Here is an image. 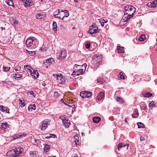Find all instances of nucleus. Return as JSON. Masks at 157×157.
<instances>
[{
    "instance_id": "338daca9",
    "label": "nucleus",
    "mask_w": 157,
    "mask_h": 157,
    "mask_svg": "<svg viewBox=\"0 0 157 157\" xmlns=\"http://www.w3.org/2000/svg\"><path fill=\"white\" fill-rule=\"evenodd\" d=\"M75 139L76 140H77L78 139V137L77 136H75Z\"/></svg>"
},
{
    "instance_id": "f8f14e48",
    "label": "nucleus",
    "mask_w": 157,
    "mask_h": 157,
    "mask_svg": "<svg viewBox=\"0 0 157 157\" xmlns=\"http://www.w3.org/2000/svg\"><path fill=\"white\" fill-rule=\"evenodd\" d=\"M48 122V121H43L42 126L41 128V130H44L46 129V128L47 127Z\"/></svg>"
},
{
    "instance_id": "13d9d810",
    "label": "nucleus",
    "mask_w": 157,
    "mask_h": 157,
    "mask_svg": "<svg viewBox=\"0 0 157 157\" xmlns=\"http://www.w3.org/2000/svg\"><path fill=\"white\" fill-rule=\"evenodd\" d=\"M36 51H30V54H32L33 56L36 54Z\"/></svg>"
},
{
    "instance_id": "774afa93",
    "label": "nucleus",
    "mask_w": 157,
    "mask_h": 157,
    "mask_svg": "<svg viewBox=\"0 0 157 157\" xmlns=\"http://www.w3.org/2000/svg\"><path fill=\"white\" fill-rule=\"evenodd\" d=\"M75 143L77 144V143H79V140H75Z\"/></svg>"
},
{
    "instance_id": "37998d69",
    "label": "nucleus",
    "mask_w": 157,
    "mask_h": 157,
    "mask_svg": "<svg viewBox=\"0 0 157 157\" xmlns=\"http://www.w3.org/2000/svg\"><path fill=\"white\" fill-rule=\"evenodd\" d=\"M154 102L153 101H151L150 102L149 105V107L150 108L152 109L154 106Z\"/></svg>"
},
{
    "instance_id": "a211bd4d",
    "label": "nucleus",
    "mask_w": 157,
    "mask_h": 157,
    "mask_svg": "<svg viewBox=\"0 0 157 157\" xmlns=\"http://www.w3.org/2000/svg\"><path fill=\"white\" fill-rule=\"evenodd\" d=\"M30 155L32 157H39L38 152L36 151L30 152Z\"/></svg>"
},
{
    "instance_id": "6e6552de",
    "label": "nucleus",
    "mask_w": 157,
    "mask_h": 157,
    "mask_svg": "<svg viewBox=\"0 0 157 157\" xmlns=\"http://www.w3.org/2000/svg\"><path fill=\"white\" fill-rule=\"evenodd\" d=\"M30 75L33 78L35 79H36L39 76V74L36 70H34L32 69V70H30Z\"/></svg>"
},
{
    "instance_id": "1a4fd4ad",
    "label": "nucleus",
    "mask_w": 157,
    "mask_h": 157,
    "mask_svg": "<svg viewBox=\"0 0 157 157\" xmlns=\"http://www.w3.org/2000/svg\"><path fill=\"white\" fill-rule=\"evenodd\" d=\"M55 60L52 58L48 59L43 61V63L45 65L48 64H51L53 62L55 63Z\"/></svg>"
},
{
    "instance_id": "5fc2aeb1",
    "label": "nucleus",
    "mask_w": 157,
    "mask_h": 157,
    "mask_svg": "<svg viewBox=\"0 0 157 157\" xmlns=\"http://www.w3.org/2000/svg\"><path fill=\"white\" fill-rule=\"evenodd\" d=\"M29 38H28L26 41L25 43L27 46L29 47Z\"/></svg>"
},
{
    "instance_id": "2f4dec72",
    "label": "nucleus",
    "mask_w": 157,
    "mask_h": 157,
    "mask_svg": "<svg viewBox=\"0 0 157 157\" xmlns=\"http://www.w3.org/2000/svg\"><path fill=\"white\" fill-rule=\"evenodd\" d=\"M7 4L10 6H14L13 0H6Z\"/></svg>"
},
{
    "instance_id": "58836bf2",
    "label": "nucleus",
    "mask_w": 157,
    "mask_h": 157,
    "mask_svg": "<svg viewBox=\"0 0 157 157\" xmlns=\"http://www.w3.org/2000/svg\"><path fill=\"white\" fill-rule=\"evenodd\" d=\"M123 73L122 72H121L119 75H120V77L119 78H120V79H125V77L123 75Z\"/></svg>"
},
{
    "instance_id": "72a5a7b5",
    "label": "nucleus",
    "mask_w": 157,
    "mask_h": 157,
    "mask_svg": "<svg viewBox=\"0 0 157 157\" xmlns=\"http://www.w3.org/2000/svg\"><path fill=\"white\" fill-rule=\"evenodd\" d=\"M50 148V146L49 145L45 144L44 145V150L45 151H47V150Z\"/></svg>"
},
{
    "instance_id": "39448f33",
    "label": "nucleus",
    "mask_w": 157,
    "mask_h": 157,
    "mask_svg": "<svg viewBox=\"0 0 157 157\" xmlns=\"http://www.w3.org/2000/svg\"><path fill=\"white\" fill-rule=\"evenodd\" d=\"M38 44V41L36 39L33 37H30V48H35Z\"/></svg>"
},
{
    "instance_id": "7ed1b4c3",
    "label": "nucleus",
    "mask_w": 157,
    "mask_h": 157,
    "mask_svg": "<svg viewBox=\"0 0 157 157\" xmlns=\"http://www.w3.org/2000/svg\"><path fill=\"white\" fill-rule=\"evenodd\" d=\"M55 77L57 82L60 84H63L65 81L66 78L61 74H56L54 76Z\"/></svg>"
},
{
    "instance_id": "e433bc0d",
    "label": "nucleus",
    "mask_w": 157,
    "mask_h": 157,
    "mask_svg": "<svg viewBox=\"0 0 157 157\" xmlns=\"http://www.w3.org/2000/svg\"><path fill=\"white\" fill-rule=\"evenodd\" d=\"M100 22L101 25L102 27H103L104 26V23L106 22L105 20L103 19H100Z\"/></svg>"
},
{
    "instance_id": "49530a36",
    "label": "nucleus",
    "mask_w": 157,
    "mask_h": 157,
    "mask_svg": "<svg viewBox=\"0 0 157 157\" xmlns=\"http://www.w3.org/2000/svg\"><path fill=\"white\" fill-rule=\"evenodd\" d=\"M47 49V47H45L44 46H42L40 49V50L42 52H44Z\"/></svg>"
},
{
    "instance_id": "3c124183",
    "label": "nucleus",
    "mask_w": 157,
    "mask_h": 157,
    "mask_svg": "<svg viewBox=\"0 0 157 157\" xmlns=\"http://www.w3.org/2000/svg\"><path fill=\"white\" fill-rule=\"evenodd\" d=\"M36 140L32 138L31 140V142L33 143V144L34 145H36Z\"/></svg>"
},
{
    "instance_id": "c756f323",
    "label": "nucleus",
    "mask_w": 157,
    "mask_h": 157,
    "mask_svg": "<svg viewBox=\"0 0 157 157\" xmlns=\"http://www.w3.org/2000/svg\"><path fill=\"white\" fill-rule=\"evenodd\" d=\"M52 25L53 26L52 30L55 32L56 31L57 29V24L55 21H54L53 22Z\"/></svg>"
},
{
    "instance_id": "473e14b6",
    "label": "nucleus",
    "mask_w": 157,
    "mask_h": 157,
    "mask_svg": "<svg viewBox=\"0 0 157 157\" xmlns=\"http://www.w3.org/2000/svg\"><path fill=\"white\" fill-rule=\"evenodd\" d=\"M9 125L7 123L5 122L2 124L1 126V128H3L4 129L6 128L7 127H9Z\"/></svg>"
},
{
    "instance_id": "c85d7f7f",
    "label": "nucleus",
    "mask_w": 157,
    "mask_h": 157,
    "mask_svg": "<svg viewBox=\"0 0 157 157\" xmlns=\"http://www.w3.org/2000/svg\"><path fill=\"white\" fill-rule=\"evenodd\" d=\"M87 91H82L80 92V96L83 98H85L86 97V93Z\"/></svg>"
},
{
    "instance_id": "5701e85b",
    "label": "nucleus",
    "mask_w": 157,
    "mask_h": 157,
    "mask_svg": "<svg viewBox=\"0 0 157 157\" xmlns=\"http://www.w3.org/2000/svg\"><path fill=\"white\" fill-rule=\"evenodd\" d=\"M21 1L25 7H27L29 6V0H22Z\"/></svg>"
},
{
    "instance_id": "c9c22d12",
    "label": "nucleus",
    "mask_w": 157,
    "mask_h": 157,
    "mask_svg": "<svg viewBox=\"0 0 157 157\" xmlns=\"http://www.w3.org/2000/svg\"><path fill=\"white\" fill-rule=\"evenodd\" d=\"M137 124L138 126V128H144V124L141 122H138L137 123Z\"/></svg>"
},
{
    "instance_id": "412c9836",
    "label": "nucleus",
    "mask_w": 157,
    "mask_h": 157,
    "mask_svg": "<svg viewBox=\"0 0 157 157\" xmlns=\"http://www.w3.org/2000/svg\"><path fill=\"white\" fill-rule=\"evenodd\" d=\"M93 120L94 123H98L101 120V118L99 117H95L93 118Z\"/></svg>"
},
{
    "instance_id": "ea45409f",
    "label": "nucleus",
    "mask_w": 157,
    "mask_h": 157,
    "mask_svg": "<svg viewBox=\"0 0 157 157\" xmlns=\"http://www.w3.org/2000/svg\"><path fill=\"white\" fill-rule=\"evenodd\" d=\"M43 16V15L40 13L37 14L36 16V18L38 19H40L42 18Z\"/></svg>"
},
{
    "instance_id": "09e8293b",
    "label": "nucleus",
    "mask_w": 157,
    "mask_h": 157,
    "mask_svg": "<svg viewBox=\"0 0 157 157\" xmlns=\"http://www.w3.org/2000/svg\"><path fill=\"white\" fill-rule=\"evenodd\" d=\"M153 5L152 2H149L147 4V6L149 8L153 7Z\"/></svg>"
},
{
    "instance_id": "aec40b11",
    "label": "nucleus",
    "mask_w": 157,
    "mask_h": 157,
    "mask_svg": "<svg viewBox=\"0 0 157 157\" xmlns=\"http://www.w3.org/2000/svg\"><path fill=\"white\" fill-rule=\"evenodd\" d=\"M117 49L118 50V52L119 53H124V48L123 47H120L118 46L117 47Z\"/></svg>"
},
{
    "instance_id": "680f3d73",
    "label": "nucleus",
    "mask_w": 157,
    "mask_h": 157,
    "mask_svg": "<svg viewBox=\"0 0 157 157\" xmlns=\"http://www.w3.org/2000/svg\"><path fill=\"white\" fill-rule=\"evenodd\" d=\"M58 13L59 14L60 12H63V11H62L61 9H58Z\"/></svg>"
},
{
    "instance_id": "ddd939ff",
    "label": "nucleus",
    "mask_w": 157,
    "mask_h": 157,
    "mask_svg": "<svg viewBox=\"0 0 157 157\" xmlns=\"http://www.w3.org/2000/svg\"><path fill=\"white\" fill-rule=\"evenodd\" d=\"M133 17V15L132 14H124V16L123 17V20L126 22L128 21V20L131 17Z\"/></svg>"
},
{
    "instance_id": "603ef678",
    "label": "nucleus",
    "mask_w": 157,
    "mask_h": 157,
    "mask_svg": "<svg viewBox=\"0 0 157 157\" xmlns=\"http://www.w3.org/2000/svg\"><path fill=\"white\" fill-rule=\"evenodd\" d=\"M24 68L26 70L27 69L28 71H29V65H24Z\"/></svg>"
},
{
    "instance_id": "393cba45",
    "label": "nucleus",
    "mask_w": 157,
    "mask_h": 157,
    "mask_svg": "<svg viewBox=\"0 0 157 157\" xmlns=\"http://www.w3.org/2000/svg\"><path fill=\"white\" fill-rule=\"evenodd\" d=\"M86 66V63L83 64L82 66L76 64L74 66V70H76V69H77L79 67H83L85 68Z\"/></svg>"
},
{
    "instance_id": "f704fd0d",
    "label": "nucleus",
    "mask_w": 157,
    "mask_h": 157,
    "mask_svg": "<svg viewBox=\"0 0 157 157\" xmlns=\"http://www.w3.org/2000/svg\"><path fill=\"white\" fill-rule=\"evenodd\" d=\"M23 99H19V104L20 106H21V107H23L25 105V104L24 102H23Z\"/></svg>"
},
{
    "instance_id": "79ce46f5",
    "label": "nucleus",
    "mask_w": 157,
    "mask_h": 157,
    "mask_svg": "<svg viewBox=\"0 0 157 157\" xmlns=\"http://www.w3.org/2000/svg\"><path fill=\"white\" fill-rule=\"evenodd\" d=\"M139 115V113L137 112H136L135 113L132 115V116L133 118H136Z\"/></svg>"
},
{
    "instance_id": "f257e3e1",
    "label": "nucleus",
    "mask_w": 157,
    "mask_h": 157,
    "mask_svg": "<svg viewBox=\"0 0 157 157\" xmlns=\"http://www.w3.org/2000/svg\"><path fill=\"white\" fill-rule=\"evenodd\" d=\"M125 11H124V14H132L133 15L135 12L136 9L132 5H127L124 7Z\"/></svg>"
},
{
    "instance_id": "dca6fc26",
    "label": "nucleus",
    "mask_w": 157,
    "mask_h": 157,
    "mask_svg": "<svg viewBox=\"0 0 157 157\" xmlns=\"http://www.w3.org/2000/svg\"><path fill=\"white\" fill-rule=\"evenodd\" d=\"M36 109V106L35 104H30V112H32V113H35V110Z\"/></svg>"
},
{
    "instance_id": "4be33fe9",
    "label": "nucleus",
    "mask_w": 157,
    "mask_h": 157,
    "mask_svg": "<svg viewBox=\"0 0 157 157\" xmlns=\"http://www.w3.org/2000/svg\"><path fill=\"white\" fill-rule=\"evenodd\" d=\"M26 135V134H17L13 136V138L14 139H16L20 137H22L25 136Z\"/></svg>"
},
{
    "instance_id": "de8ad7c7",
    "label": "nucleus",
    "mask_w": 157,
    "mask_h": 157,
    "mask_svg": "<svg viewBox=\"0 0 157 157\" xmlns=\"http://www.w3.org/2000/svg\"><path fill=\"white\" fill-rule=\"evenodd\" d=\"M59 96V94L57 91H55L54 93V97L57 98Z\"/></svg>"
},
{
    "instance_id": "a878e982",
    "label": "nucleus",
    "mask_w": 157,
    "mask_h": 157,
    "mask_svg": "<svg viewBox=\"0 0 157 157\" xmlns=\"http://www.w3.org/2000/svg\"><path fill=\"white\" fill-rule=\"evenodd\" d=\"M116 100L120 103L123 104L124 103V101L122 98L117 97L116 98Z\"/></svg>"
},
{
    "instance_id": "bf43d9fd",
    "label": "nucleus",
    "mask_w": 157,
    "mask_h": 157,
    "mask_svg": "<svg viewBox=\"0 0 157 157\" xmlns=\"http://www.w3.org/2000/svg\"><path fill=\"white\" fill-rule=\"evenodd\" d=\"M71 157H78V156L77 154H74L71 155Z\"/></svg>"
},
{
    "instance_id": "69168bd1",
    "label": "nucleus",
    "mask_w": 157,
    "mask_h": 157,
    "mask_svg": "<svg viewBox=\"0 0 157 157\" xmlns=\"http://www.w3.org/2000/svg\"><path fill=\"white\" fill-rule=\"evenodd\" d=\"M14 24H17L18 22L17 21H16V20H15V21H14Z\"/></svg>"
},
{
    "instance_id": "f3484780",
    "label": "nucleus",
    "mask_w": 157,
    "mask_h": 157,
    "mask_svg": "<svg viewBox=\"0 0 157 157\" xmlns=\"http://www.w3.org/2000/svg\"><path fill=\"white\" fill-rule=\"evenodd\" d=\"M104 94L103 92L101 91L100 92L97 97V98L98 100L102 99L104 97Z\"/></svg>"
},
{
    "instance_id": "8fccbe9b",
    "label": "nucleus",
    "mask_w": 157,
    "mask_h": 157,
    "mask_svg": "<svg viewBox=\"0 0 157 157\" xmlns=\"http://www.w3.org/2000/svg\"><path fill=\"white\" fill-rule=\"evenodd\" d=\"M97 82L98 83H102L103 82V78H98L97 79Z\"/></svg>"
},
{
    "instance_id": "20e7f679",
    "label": "nucleus",
    "mask_w": 157,
    "mask_h": 157,
    "mask_svg": "<svg viewBox=\"0 0 157 157\" xmlns=\"http://www.w3.org/2000/svg\"><path fill=\"white\" fill-rule=\"evenodd\" d=\"M89 33L91 35L95 34L98 32V27L94 24H92L90 28Z\"/></svg>"
},
{
    "instance_id": "9d476101",
    "label": "nucleus",
    "mask_w": 157,
    "mask_h": 157,
    "mask_svg": "<svg viewBox=\"0 0 157 157\" xmlns=\"http://www.w3.org/2000/svg\"><path fill=\"white\" fill-rule=\"evenodd\" d=\"M11 76L13 79L18 80L19 78L22 77V75L18 74H13L11 75Z\"/></svg>"
},
{
    "instance_id": "4c0bfd02",
    "label": "nucleus",
    "mask_w": 157,
    "mask_h": 157,
    "mask_svg": "<svg viewBox=\"0 0 157 157\" xmlns=\"http://www.w3.org/2000/svg\"><path fill=\"white\" fill-rule=\"evenodd\" d=\"M92 93L91 92L87 91L86 93V97L87 98H89L91 97L92 95Z\"/></svg>"
},
{
    "instance_id": "a19ab883",
    "label": "nucleus",
    "mask_w": 157,
    "mask_h": 157,
    "mask_svg": "<svg viewBox=\"0 0 157 157\" xmlns=\"http://www.w3.org/2000/svg\"><path fill=\"white\" fill-rule=\"evenodd\" d=\"M64 12V16L66 17H67L69 16V14L68 13V11H67L66 10H63V12Z\"/></svg>"
},
{
    "instance_id": "7c9ffc66",
    "label": "nucleus",
    "mask_w": 157,
    "mask_h": 157,
    "mask_svg": "<svg viewBox=\"0 0 157 157\" xmlns=\"http://www.w3.org/2000/svg\"><path fill=\"white\" fill-rule=\"evenodd\" d=\"M145 38L146 37L145 34H143L139 37L138 40L142 42L144 41L145 39Z\"/></svg>"
},
{
    "instance_id": "bb28decb",
    "label": "nucleus",
    "mask_w": 157,
    "mask_h": 157,
    "mask_svg": "<svg viewBox=\"0 0 157 157\" xmlns=\"http://www.w3.org/2000/svg\"><path fill=\"white\" fill-rule=\"evenodd\" d=\"M36 92L35 91H30V97L36 98Z\"/></svg>"
},
{
    "instance_id": "4d7b16f0",
    "label": "nucleus",
    "mask_w": 157,
    "mask_h": 157,
    "mask_svg": "<svg viewBox=\"0 0 157 157\" xmlns=\"http://www.w3.org/2000/svg\"><path fill=\"white\" fill-rule=\"evenodd\" d=\"M49 136L50 138H55L56 137V135L55 134H49Z\"/></svg>"
},
{
    "instance_id": "b1692460",
    "label": "nucleus",
    "mask_w": 157,
    "mask_h": 157,
    "mask_svg": "<svg viewBox=\"0 0 157 157\" xmlns=\"http://www.w3.org/2000/svg\"><path fill=\"white\" fill-rule=\"evenodd\" d=\"M59 118L61 119L63 122L66 121H68V118L66 115L60 116L59 117Z\"/></svg>"
},
{
    "instance_id": "4468645a",
    "label": "nucleus",
    "mask_w": 157,
    "mask_h": 157,
    "mask_svg": "<svg viewBox=\"0 0 157 157\" xmlns=\"http://www.w3.org/2000/svg\"><path fill=\"white\" fill-rule=\"evenodd\" d=\"M67 56V52L66 50H63L61 51L60 54L59 56L62 58H65Z\"/></svg>"
},
{
    "instance_id": "cd10ccee",
    "label": "nucleus",
    "mask_w": 157,
    "mask_h": 157,
    "mask_svg": "<svg viewBox=\"0 0 157 157\" xmlns=\"http://www.w3.org/2000/svg\"><path fill=\"white\" fill-rule=\"evenodd\" d=\"M63 123L64 125L67 128L69 127V125L70 124V121L68 120V121H65L63 122Z\"/></svg>"
},
{
    "instance_id": "6ab92c4d",
    "label": "nucleus",
    "mask_w": 157,
    "mask_h": 157,
    "mask_svg": "<svg viewBox=\"0 0 157 157\" xmlns=\"http://www.w3.org/2000/svg\"><path fill=\"white\" fill-rule=\"evenodd\" d=\"M142 94L145 97L149 98L152 96V94L148 92H143Z\"/></svg>"
},
{
    "instance_id": "2eb2a0df",
    "label": "nucleus",
    "mask_w": 157,
    "mask_h": 157,
    "mask_svg": "<svg viewBox=\"0 0 157 157\" xmlns=\"http://www.w3.org/2000/svg\"><path fill=\"white\" fill-rule=\"evenodd\" d=\"M127 146V149L128 150L129 145L128 144H125L124 143H120L117 146V148L119 151L120 150V148L122 147H124Z\"/></svg>"
},
{
    "instance_id": "a18cd8bd",
    "label": "nucleus",
    "mask_w": 157,
    "mask_h": 157,
    "mask_svg": "<svg viewBox=\"0 0 157 157\" xmlns=\"http://www.w3.org/2000/svg\"><path fill=\"white\" fill-rule=\"evenodd\" d=\"M152 3L153 8L157 7V0L152 1Z\"/></svg>"
},
{
    "instance_id": "c03bdc74",
    "label": "nucleus",
    "mask_w": 157,
    "mask_h": 157,
    "mask_svg": "<svg viewBox=\"0 0 157 157\" xmlns=\"http://www.w3.org/2000/svg\"><path fill=\"white\" fill-rule=\"evenodd\" d=\"M10 67H5L3 66V71L6 72L8 71L10 69Z\"/></svg>"
},
{
    "instance_id": "e2e57ef3",
    "label": "nucleus",
    "mask_w": 157,
    "mask_h": 157,
    "mask_svg": "<svg viewBox=\"0 0 157 157\" xmlns=\"http://www.w3.org/2000/svg\"><path fill=\"white\" fill-rule=\"evenodd\" d=\"M140 139L141 141H144V138L142 136L140 137Z\"/></svg>"
},
{
    "instance_id": "f03ea898",
    "label": "nucleus",
    "mask_w": 157,
    "mask_h": 157,
    "mask_svg": "<svg viewBox=\"0 0 157 157\" xmlns=\"http://www.w3.org/2000/svg\"><path fill=\"white\" fill-rule=\"evenodd\" d=\"M23 150V148L20 147L16 148L15 149L11 150L10 155L14 157H20L19 155Z\"/></svg>"
},
{
    "instance_id": "9b49d317",
    "label": "nucleus",
    "mask_w": 157,
    "mask_h": 157,
    "mask_svg": "<svg viewBox=\"0 0 157 157\" xmlns=\"http://www.w3.org/2000/svg\"><path fill=\"white\" fill-rule=\"evenodd\" d=\"M0 110L2 112L9 113V109L8 107H4L3 105H0Z\"/></svg>"
},
{
    "instance_id": "6e6d98bb",
    "label": "nucleus",
    "mask_w": 157,
    "mask_h": 157,
    "mask_svg": "<svg viewBox=\"0 0 157 157\" xmlns=\"http://www.w3.org/2000/svg\"><path fill=\"white\" fill-rule=\"evenodd\" d=\"M21 67L19 66H16L15 68V70L16 71H18L21 69Z\"/></svg>"
},
{
    "instance_id": "864d4df0",
    "label": "nucleus",
    "mask_w": 157,
    "mask_h": 157,
    "mask_svg": "<svg viewBox=\"0 0 157 157\" xmlns=\"http://www.w3.org/2000/svg\"><path fill=\"white\" fill-rule=\"evenodd\" d=\"M90 43L89 42L87 43L86 44H85V47L87 49H89L90 48Z\"/></svg>"
},
{
    "instance_id": "423d86ee",
    "label": "nucleus",
    "mask_w": 157,
    "mask_h": 157,
    "mask_svg": "<svg viewBox=\"0 0 157 157\" xmlns=\"http://www.w3.org/2000/svg\"><path fill=\"white\" fill-rule=\"evenodd\" d=\"M101 61V56H95L93 59L91 61V63L94 65L98 67V65L100 64V62Z\"/></svg>"
},
{
    "instance_id": "052dcab7",
    "label": "nucleus",
    "mask_w": 157,
    "mask_h": 157,
    "mask_svg": "<svg viewBox=\"0 0 157 157\" xmlns=\"http://www.w3.org/2000/svg\"><path fill=\"white\" fill-rule=\"evenodd\" d=\"M3 83H5L6 84H7L9 82V81H2Z\"/></svg>"
},
{
    "instance_id": "0e129e2a",
    "label": "nucleus",
    "mask_w": 157,
    "mask_h": 157,
    "mask_svg": "<svg viewBox=\"0 0 157 157\" xmlns=\"http://www.w3.org/2000/svg\"><path fill=\"white\" fill-rule=\"evenodd\" d=\"M68 106H69V107H72V108H73V107H75V106L74 105H68Z\"/></svg>"
},
{
    "instance_id": "0eeeda50",
    "label": "nucleus",
    "mask_w": 157,
    "mask_h": 157,
    "mask_svg": "<svg viewBox=\"0 0 157 157\" xmlns=\"http://www.w3.org/2000/svg\"><path fill=\"white\" fill-rule=\"evenodd\" d=\"M85 70H84L82 67H79L76 69V70H74L72 75L76 76H78L80 75H83L85 72Z\"/></svg>"
}]
</instances>
